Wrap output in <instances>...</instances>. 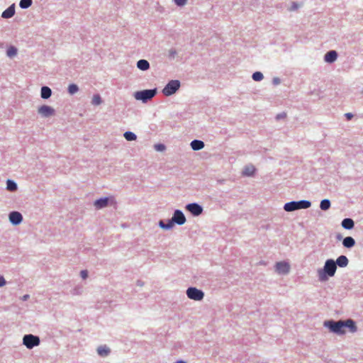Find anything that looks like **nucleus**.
<instances>
[{
	"label": "nucleus",
	"mask_w": 363,
	"mask_h": 363,
	"mask_svg": "<svg viewBox=\"0 0 363 363\" xmlns=\"http://www.w3.org/2000/svg\"><path fill=\"white\" fill-rule=\"evenodd\" d=\"M301 6V4L297 2H293L289 9L291 11L297 10Z\"/></svg>",
	"instance_id": "33"
},
{
	"label": "nucleus",
	"mask_w": 363,
	"mask_h": 363,
	"mask_svg": "<svg viewBox=\"0 0 363 363\" xmlns=\"http://www.w3.org/2000/svg\"><path fill=\"white\" fill-rule=\"evenodd\" d=\"M191 147L194 150H199L204 147V143L201 140H194L191 143Z\"/></svg>",
	"instance_id": "17"
},
{
	"label": "nucleus",
	"mask_w": 363,
	"mask_h": 363,
	"mask_svg": "<svg viewBox=\"0 0 363 363\" xmlns=\"http://www.w3.org/2000/svg\"><path fill=\"white\" fill-rule=\"evenodd\" d=\"M180 87V82L178 80H171L164 86L162 93L164 96H170L174 94Z\"/></svg>",
	"instance_id": "4"
},
{
	"label": "nucleus",
	"mask_w": 363,
	"mask_h": 363,
	"mask_svg": "<svg viewBox=\"0 0 363 363\" xmlns=\"http://www.w3.org/2000/svg\"><path fill=\"white\" fill-rule=\"evenodd\" d=\"M23 343L27 348L32 349L33 347L40 345V338L33 335H26L23 338Z\"/></svg>",
	"instance_id": "5"
},
{
	"label": "nucleus",
	"mask_w": 363,
	"mask_h": 363,
	"mask_svg": "<svg viewBox=\"0 0 363 363\" xmlns=\"http://www.w3.org/2000/svg\"><path fill=\"white\" fill-rule=\"evenodd\" d=\"M156 94L155 89H147L140 91H136L134 94L135 99L141 100L143 102L147 101L149 99H151Z\"/></svg>",
	"instance_id": "3"
},
{
	"label": "nucleus",
	"mask_w": 363,
	"mask_h": 363,
	"mask_svg": "<svg viewBox=\"0 0 363 363\" xmlns=\"http://www.w3.org/2000/svg\"><path fill=\"white\" fill-rule=\"evenodd\" d=\"M6 284L5 279L3 277H0V287Z\"/></svg>",
	"instance_id": "37"
},
{
	"label": "nucleus",
	"mask_w": 363,
	"mask_h": 363,
	"mask_svg": "<svg viewBox=\"0 0 363 363\" xmlns=\"http://www.w3.org/2000/svg\"><path fill=\"white\" fill-rule=\"evenodd\" d=\"M81 277L83 279H85L88 277V272L86 270H82L80 273Z\"/></svg>",
	"instance_id": "36"
},
{
	"label": "nucleus",
	"mask_w": 363,
	"mask_h": 363,
	"mask_svg": "<svg viewBox=\"0 0 363 363\" xmlns=\"http://www.w3.org/2000/svg\"><path fill=\"white\" fill-rule=\"evenodd\" d=\"M263 77V74L260 72H256L252 74V79L256 82L261 81Z\"/></svg>",
	"instance_id": "32"
},
{
	"label": "nucleus",
	"mask_w": 363,
	"mask_h": 363,
	"mask_svg": "<svg viewBox=\"0 0 363 363\" xmlns=\"http://www.w3.org/2000/svg\"><path fill=\"white\" fill-rule=\"evenodd\" d=\"M23 217L21 214L17 211H13L9 214L10 221L14 224L18 225L22 221Z\"/></svg>",
	"instance_id": "11"
},
{
	"label": "nucleus",
	"mask_w": 363,
	"mask_h": 363,
	"mask_svg": "<svg viewBox=\"0 0 363 363\" xmlns=\"http://www.w3.org/2000/svg\"><path fill=\"white\" fill-rule=\"evenodd\" d=\"M52 94L51 89L48 86H43L41 89V97L43 99H48Z\"/></svg>",
	"instance_id": "22"
},
{
	"label": "nucleus",
	"mask_w": 363,
	"mask_h": 363,
	"mask_svg": "<svg viewBox=\"0 0 363 363\" xmlns=\"http://www.w3.org/2000/svg\"><path fill=\"white\" fill-rule=\"evenodd\" d=\"M177 363H186V362L184 361H178Z\"/></svg>",
	"instance_id": "42"
},
{
	"label": "nucleus",
	"mask_w": 363,
	"mask_h": 363,
	"mask_svg": "<svg viewBox=\"0 0 363 363\" xmlns=\"http://www.w3.org/2000/svg\"><path fill=\"white\" fill-rule=\"evenodd\" d=\"M124 138L128 140V141H132V140H136V135L135 133H132V132H125L124 133Z\"/></svg>",
	"instance_id": "27"
},
{
	"label": "nucleus",
	"mask_w": 363,
	"mask_h": 363,
	"mask_svg": "<svg viewBox=\"0 0 363 363\" xmlns=\"http://www.w3.org/2000/svg\"><path fill=\"white\" fill-rule=\"evenodd\" d=\"M101 102H102L101 98L99 94L94 95L92 100H91V104L93 105L98 106V105L101 104Z\"/></svg>",
	"instance_id": "28"
},
{
	"label": "nucleus",
	"mask_w": 363,
	"mask_h": 363,
	"mask_svg": "<svg viewBox=\"0 0 363 363\" xmlns=\"http://www.w3.org/2000/svg\"><path fill=\"white\" fill-rule=\"evenodd\" d=\"M78 90H79L78 86L74 84H70L68 87V91L70 94H74L77 93L78 91Z\"/></svg>",
	"instance_id": "31"
},
{
	"label": "nucleus",
	"mask_w": 363,
	"mask_h": 363,
	"mask_svg": "<svg viewBox=\"0 0 363 363\" xmlns=\"http://www.w3.org/2000/svg\"><path fill=\"white\" fill-rule=\"evenodd\" d=\"M6 53L9 57H14L17 54V49L13 46H11L8 48Z\"/></svg>",
	"instance_id": "29"
},
{
	"label": "nucleus",
	"mask_w": 363,
	"mask_h": 363,
	"mask_svg": "<svg viewBox=\"0 0 363 363\" xmlns=\"http://www.w3.org/2000/svg\"><path fill=\"white\" fill-rule=\"evenodd\" d=\"M276 272L281 274H286L289 272L290 265L286 262H277L275 265Z\"/></svg>",
	"instance_id": "8"
},
{
	"label": "nucleus",
	"mask_w": 363,
	"mask_h": 363,
	"mask_svg": "<svg viewBox=\"0 0 363 363\" xmlns=\"http://www.w3.org/2000/svg\"><path fill=\"white\" fill-rule=\"evenodd\" d=\"M337 54L335 50L328 52L325 55V61L327 62H333L336 60Z\"/></svg>",
	"instance_id": "13"
},
{
	"label": "nucleus",
	"mask_w": 363,
	"mask_h": 363,
	"mask_svg": "<svg viewBox=\"0 0 363 363\" xmlns=\"http://www.w3.org/2000/svg\"><path fill=\"white\" fill-rule=\"evenodd\" d=\"M335 264L340 267H345L348 264V259L346 256L341 255L337 259Z\"/></svg>",
	"instance_id": "15"
},
{
	"label": "nucleus",
	"mask_w": 363,
	"mask_h": 363,
	"mask_svg": "<svg viewBox=\"0 0 363 363\" xmlns=\"http://www.w3.org/2000/svg\"><path fill=\"white\" fill-rule=\"evenodd\" d=\"M345 247L350 248L355 245V241L352 237H346L342 242Z\"/></svg>",
	"instance_id": "21"
},
{
	"label": "nucleus",
	"mask_w": 363,
	"mask_h": 363,
	"mask_svg": "<svg viewBox=\"0 0 363 363\" xmlns=\"http://www.w3.org/2000/svg\"><path fill=\"white\" fill-rule=\"evenodd\" d=\"M284 209L288 212L297 210L298 209L297 201H291V202L286 203L284 206Z\"/></svg>",
	"instance_id": "16"
},
{
	"label": "nucleus",
	"mask_w": 363,
	"mask_h": 363,
	"mask_svg": "<svg viewBox=\"0 0 363 363\" xmlns=\"http://www.w3.org/2000/svg\"><path fill=\"white\" fill-rule=\"evenodd\" d=\"M325 325L329 328L332 332L337 334H344L345 333V328H349L352 333L357 330L354 322L351 319L347 320L346 321H326L325 322Z\"/></svg>",
	"instance_id": "1"
},
{
	"label": "nucleus",
	"mask_w": 363,
	"mask_h": 363,
	"mask_svg": "<svg viewBox=\"0 0 363 363\" xmlns=\"http://www.w3.org/2000/svg\"><path fill=\"white\" fill-rule=\"evenodd\" d=\"M137 67L138 69H140V70H143V71H145L147 69H149L150 67V64L149 62L145 60H140L138 62H137Z\"/></svg>",
	"instance_id": "18"
},
{
	"label": "nucleus",
	"mask_w": 363,
	"mask_h": 363,
	"mask_svg": "<svg viewBox=\"0 0 363 363\" xmlns=\"http://www.w3.org/2000/svg\"><path fill=\"white\" fill-rule=\"evenodd\" d=\"M298 209L308 208L311 206V203L308 201H297Z\"/></svg>",
	"instance_id": "25"
},
{
	"label": "nucleus",
	"mask_w": 363,
	"mask_h": 363,
	"mask_svg": "<svg viewBox=\"0 0 363 363\" xmlns=\"http://www.w3.org/2000/svg\"><path fill=\"white\" fill-rule=\"evenodd\" d=\"M354 221L351 218H345L342 221V226L344 228L347 229V230L352 229L354 227Z\"/></svg>",
	"instance_id": "19"
},
{
	"label": "nucleus",
	"mask_w": 363,
	"mask_h": 363,
	"mask_svg": "<svg viewBox=\"0 0 363 363\" xmlns=\"http://www.w3.org/2000/svg\"><path fill=\"white\" fill-rule=\"evenodd\" d=\"M28 297H29L28 295H25V296H23V300L26 301V300H27L28 298Z\"/></svg>",
	"instance_id": "41"
},
{
	"label": "nucleus",
	"mask_w": 363,
	"mask_h": 363,
	"mask_svg": "<svg viewBox=\"0 0 363 363\" xmlns=\"http://www.w3.org/2000/svg\"><path fill=\"white\" fill-rule=\"evenodd\" d=\"M154 147L157 151H163L165 150V146L163 144H156Z\"/></svg>",
	"instance_id": "34"
},
{
	"label": "nucleus",
	"mask_w": 363,
	"mask_h": 363,
	"mask_svg": "<svg viewBox=\"0 0 363 363\" xmlns=\"http://www.w3.org/2000/svg\"><path fill=\"white\" fill-rule=\"evenodd\" d=\"M255 172V168L253 165L246 166L242 172L243 175L252 176Z\"/></svg>",
	"instance_id": "23"
},
{
	"label": "nucleus",
	"mask_w": 363,
	"mask_h": 363,
	"mask_svg": "<svg viewBox=\"0 0 363 363\" xmlns=\"http://www.w3.org/2000/svg\"><path fill=\"white\" fill-rule=\"evenodd\" d=\"M280 83V79L277 77L273 79V84L277 85Z\"/></svg>",
	"instance_id": "38"
},
{
	"label": "nucleus",
	"mask_w": 363,
	"mask_h": 363,
	"mask_svg": "<svg viewBox=\"0 0 363 363\" xmlns=\"http://www.w3.org/2000/svg\"><path fill=\"white\" fill-rule=\"evenodd\" d=\"M38 111L44 117H48L55 113L54 108L47 105H43L39 107Z\"/></svg>",
	"instance_id": "10"
},
{
	"label": "nucleus",
	"mask_w": 363,
	"mask_h": 363,
	"mask_svg": "<svg viewBox=\"0 0 363 363\" xmlns=\"http://www.w3.org/2000/svg\"><path fill=\"white\" fill-rule=\"evenodd\" d=\"M286 116V114L284 113L283 115H278L277 116V118H284Z\"/></svg>",
	"instance_id": "40"
},
{
	"label": "nucleus",
	"mask_w": 363,
	"mask_h": 363,
	"mask_svg": "<svg viewBox=\"0 0 363 363\" xmlns=\"http://www.w3.org/2000/svg\"><path fill=\"white\" fill-rule=\"evenodd\" d=\"M186 208L194 216H199L203 211L202 207L196 203L188 204Z\"/></svg>",
	"instance_id": "9"
},
{
	"label": "nucleus",
	"mask_w": 363,
	"mask_h": 363,
	"mask_svg": "<svg viewBox=\"0 0 363 363\" xmlns=\"http://www.w3.org/2000/svg\"><path fill=\"white\" fill-rule=\"evenodd\" d=\"M187 0H174L175 4L177 6H182L186 4Z\"/></svg>",
	"instance_id": "35"
},
{
	"label": "nucleus",
	"mask_w": 363,
	"mask_h": 363,
	"mask_svg": "<svg viewBox=\"0 0 363 363\" xmlns=\"http://www.w3.org/2000/svg\"><path fill=\"white\" fill-rule=\"evenodd\" d=\"M337 266L334 260L328 259L325 262L324 269L325 272L330 277H333L336 271Z\"/></svg>",
	"instance_id": "7"
},
{
	"label": "nucleus",
	"mask_w": 363,
	"mask_h": 363,
	"mask_svg": "<svg viewBox=\"0 0 363 363\" xmlns=\"http://www.w3.org/2000/svg\"><path fill=\"white\" fill-rule=\"evenodd\" d=\"M330 207V201L328 199H323L321 201L320 208L323 211H327Z\"/></svg>",
	"instance_id": "24"
},
{
	"label": "nucleus",
	"mask_w": 363,
	"mask_h": 363,
	"mask_svg": "<svg viewBox=\"0 0 363 363\" xmlns=\"http://www.w3.org/2000/svg\"><path fill=\"white\" fill-rule=\"evenodd\" d=\"M186 222V218L184 213L179 211L177 210L174 211V213L172 216V220L169 221V223L164 225L162 221L160 222V225L164 229H169L172 227L173 223H176L179 225H182Z\"/></svg>",
	"instance_id": "2"
},
{
	"label": "nucleus",
	"mask_w": 363,
	"mask_h": 363,
	"mask_svg": "<svg viewBox=\"0 0 363 363\" xmlns=\"http://www.w3.org/2000/svg\"><path fill=\"white\" fill-rule=\"evenodd\" d=\"M32 4V0H21L20 1V6L22 9H27L29 6H30Z\"/></svg>",
	"instance_id": "30"
},
{
	"label": "nucleus",
	"mask_w": 363,
	"mask_h": 363,
	"mask_svg": "<svg viewBox=\"0 0 363 363\" xmlns=\"http://www.w3.org/2000/svg\"><path fill=\"white\" fill-rule=\"evenodd\" d=\"M15 14V5L12 4L8 9H6L4 11H3L1 16L4 18H9L13 16Z\"/></svg>",
	"instance_id": "12"
},
{
	"label": "nucleus",
	"mask_w": 363,
	"mask_h": 363,
	"mask_svg": "<svg viewBox=\"0 0 363 363\" xmlns=\"http://www.w3.org/2000/svg\"><path fill=\"white\" fill-rule=\"evenodd\" d=\"M345 116L347 120H351L352 118L353 117V115L351 113H347L345 114Z\"/></svg>",
	"instance_id": "39"
},
{
	"label": "nucleus",
	"mask_w": 363,
	"mask_h": 363,
	"mask_svg": "<svg viewBox=\"0 0 363 363\" xmlns=\"http://www.w3.org/2000/svg\"><path fill=\"white\" fill-rule=\"evenodd\" d=\"M97 352L100 356L106 357L110 353V349L106 345H103L98 347Z\"/></svg>",
	"instance_id": "20"
},
{
	"label": "nucleus",
	"mask_w": 363,
	"mask_h": 363,
	"mask_svg": "<svg viewBox=\"0 0 363 363\" xmlns=\"http://www.w3.org/2000/svg\"><path fill=\"white\" fill-rule=\"evenodd\" d=\"M108 198L99 199L94 202V206L96 208L100 209L108 206Z\"/></svg>",
	"instance_id": "14"
},
{
	"label": "nucleus",
	"mask_w": 363,
	"mask_h": 363,
	"mask_svg": "<svg viewBox=\"0 0 363 363\" xmlns=\"http://www.w3.org/2000/svg\"><path fill=\"white\" fill-rule=\"evenodd\" d=\"M187 296L194 301H201L203 298V293L202 291L197 289L194 287H190L186 291Z\"/></svg>",
	"instance_id": "6"
},
{
	"label": "nucleus",
	"mask_w": 363,
	"mask_h": 363,
	"mask_svg": "<svg viewBox=\"0 0 363 363\" xmlns=\"http://www.w3.org/2000/svg\"><path fill=\"white\" fill-rule=\"evenodd\" d=\"M6 189L9 191H14L17 189V185L14 182H13L11 180H8Z\"/></svg>",
	"instance_id": "26"
}]
</instances>
